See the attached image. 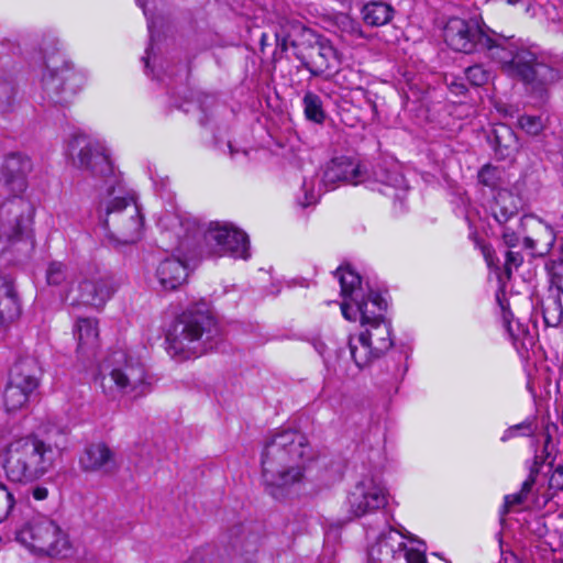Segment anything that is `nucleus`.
Masks as SVG:
<instances>
[{
    "label": "nucleus",
    "instance_id": "obj_17",
    "mask_svg": "<svg viewBox=\"0 0 563 563\" xmlns=\"http://www.w3.org/2000/svg\"><path fill=\"white\" fill-rule=\"evenodd\" d=\"M79 464L85 472L91 473L112 474L118 468L114 452L103 442L87 445Z\"/></svg>",
    "mask_w": 563,
    "mask_h": 563
},
{
    "label": "nucleus",
    "instance_id": "obj_56",
    "mask_svg": "<svg viewBox=\"0 0 563 563\" xmlns=\"http://www.w3.org/2000/svg\"><path fill=\"white\" fill-rule=\"evenodd\" d=\"M139 4H140V5L145 10V8H144V7H145V4H144V2H143V1L139 0Z\"/></svg>",
    "mask_w": 563,
    "mask_h": 563
},
{
    "label": "nucleus",
    "instance_id": "obj_44",
    "mask_svg": "<svg viewBox=\"0 0 563 563\" xmlns=\"http://www.w3.org/2000/svg\"><path fill=\"white\" fill-rule=\"evenodd\" d=\"M503 242L508 250H514L520 244V233L505 228L503 232Z\"/></svg>",
    "mask_w": 563,
    "mask_h": 563
},
{
    "label": "nucleus",
    "instance_id": "obj_12",
    "mask_svg": "<svg viewBox=\"0 0 563 563\" xmlns=\"http://www.w3.org/2000/svg\"><path fill=\"white\" fill-rule=\"evenodd\" d=\"M387 504L385 488L371 476L363 477L349 492L345 506L349 519L375 511Z\"/></svg>",
    "mask_w": 563,
    "mask_h": 563
},
{
    "label": "nucleus",
    "instance_id": "obj_31",
    "mask_svg": "<svg viewBox=\"0 0 563 563\" xmlns=\"http://www.w3.org/2000/svg\"><path fill=\"white\" fill-rule=\"evenodd\" d=\"M76 335L79 350L95 349L98 345L99 335L97 322L90 318L79 319L76 324Z\"/></svg>",
    "mask_w": 563,
    "mask_h": 563
},
{
    "label": "nucleus",
    "instance_id": "obj_21",
    "mask_svg": "<svg viewBox=\"0 0 563 563\" xmlns=\"http://www.w3.org/2000/svg\"><path fill=\"white\" fill-rule=\"evenodd\" d=\"M41 375L42 368L37 358L25 355L19 357L13 364L9 378L36 390L40 386Z\"/></svg>",
    "mask_w": 563,
    "mask_h": 563
},
{
    "label": "nucleus",
    "instance_id": "obj_27",
    "mask_svg": "<svg viewBox=\"0 0 563 563\" xmlns=\"http://www.w3.org/2000/svg\"><path fill=\"white\" fill-rule=\"evenodd\" d=\"M35 389L29 388L23 384L16 383L9 378L4 393L3 401L8 411L21 410L30 402Z\"/></svg>",
    "mask_w": 563,
    "mask_h": 563
},
{
    "label": "nucleus",
    "instance_id": "obj_30",
    "mask_svg": "<svg viewBox=\"0 0 563 563\" xmlns=\"http://www.w3.org/2000/svg\"><path fill=\"white\" fill-rule=\"evenodd\" d=\"M335 275L339 278L341 295L344 299L353 301V297H361L363 295L361 287L362 278L356 272L341 266L336 269Z\"/></svg>",
    "mask_w": 563,
    "mask_h": 563
},
{
    "label": "nucleus",
    "instance_id": "obj_4",
    "mask_svg": "<svg viewBox=\"0 0 563 563\" xmlns=\"http://www.w3.org/2000/svg\"><path fill=\"white\" fill-rule=\"evenodd\" d=\"M32 169L31 159L18 152L5 155L1 166V175L5 189L13 196L0 206V238L12 241L27 229L32 221L34 208L22 198L26 188V175Z\"/></svg>",
    "mask_w": 563,
    "mask_h": 563
},
{
    "label": "nucleus",
    "instance_id": "obj_19",
    "mask_svg": "<svg viewBox=\"0 0 563 563\" xmlns=\"http://www.w3.org/2000/svg\"><path fill=\"white\" fill-rule=\"evenodd\" d=\"M352 302L356 306V311L361 316V324L363 327L385 321L383 313L387 309V302L379 294L371 290L367 297L364 295L353 297Z\"/></svg>",
    "mask_w": 563,
    "mask_h": 563
},
{
    "label": "nucleus",
    "instance_id": "obj_37",
    "mask_svg": "<svg viewBox=\"0 0 563 563\" xmlns=\"http://www.w3.org/2000/svg\"><path fill=\"white\" fill-rule=\"evenodd\" d=\"M14 496L9 488L0 483V522H2L14 506Z\"/></svg>",
    "mask_w": 563,
    "mask_h": 563
},
{
    "label": "nucleus",
    "instance_id": "obj_36",
    "mask_svg": "<svg viewBox=\"0 0 563 563\" xmlns=\"http://www.w3.org/2000/svg\"><path fill=\"white\" fill-rule=\"evenodd\" d=\"M465 76L470 84L479 87L488 82L490 73L483 65H473L465 69Z\"/></svg>",
    "mask_w": 563,
    "mask_h": 563
},
{
    "label": "nucleus",
    "instance_id": "obj_41",
    "mask_svg": "<svg viewBox=\"0 0 563 563\" xmlns=\"http://www.w3.org/2000/svg\"><path fill=\"white\" fill-rule=\"evenodd\" d=\"M540 463L538 461L533 462V465L530 468V473L528 478L522 483L521 493L528 498V495L531 493L533 485L536 484V478L539 474Z\"/></svg>",
    "mask_w": 563,
    "mask_h": 563
},
{
    "label": "nucleus",
    "instance_id": "obj_32",
    "mask_svg": "<svg viewBox=\"0 0 563 563\" xmlns=\"http://www.w3.org/2000/svg\"><path fill=\"white\" fill-rule=\"evenodd\" d=\"M302 103L307 120L318 124L324 122L325 111L323 109L322 100L318 95L307 91L303 96Z\"/></svg>",
    "mask_w": 563,
    "mask_h": 563
},
{
    "label": "nucleus",
    "instance_id": "obj_35",
    "mask_svg": "<svg viewBox=\"0 0 563 563\" xmlns=\"http://www.w3.org/2000/svg\"><path fill=\"white\" fill-rule=\"evenodd\" d=\"M231 545L234 550L252 552L255 550V542L249 540V534L243 527L235 528L232 531Z\"/></svg>",
    "mask_w": 563,
    "mask_h": 563
},
{
    "label": "nucleus",
    "instance_id": "obj_13",
    "mask_svg": "<svg viewBox=\"0 0 563 563\" xmlns=\"http://www.w3.org/2000/svg\"><path fill=\"white\" fill-rule=\"evenodd\" d=\"M296 57L312 76L332 75L340 65L338 52L329 41H316L306 53L300 51Z\"/></svg>",
    "mask_w": 563,
    "mask_h": 563
},
{
    "label": "nucleus",
    "instance_id": "obj_23",
    "mask_svg": "<svg viewBox=\"0 0 563 563\" xmlns=\"http://www.w3.org/2000/svg\"><path fill=\"white\" fill-rule=\"evenodd\" d=\"M492 144L500 159L512 158L520 148L515 131L507 124H496L493 130Z\"/></svg>",
    "mask_w": 563,
    "mask_h": 563
},
{
    "label": "nucleus",
    "instance_id": "obj_57",
    "mask_svg": "<svg viewBox=\"0 0 563 563\" xmlns=\"http://www.w3.org/2000/svg\"><path fill=\"white\" fill-rule=\"evenodd\" d=\"M143 60H145V64H146V65L148 64V60H146V57H143Z\"/></svg>",
    "mask_w": 563,
    "mask_h": 563
},
{
    "label": "nucleus",
    "instance_id": "obj_24",
    "mask_svg": "<svg viewBox=\"0 0 563 563\" xmlns=\"http://www.w3.org/2000/svg\"><path fill=\"white\" fill-rule=\"evenodd\" d=\"M364 327L366 329L362 332V335L369 342L372 349L383 356L394 344L390 324L385 320Z\"/></svg>",
    "mask_w": 563,
    "mask_h": 563
},
{
    "label": "nucleus",
    "instance_id": "obj_2",
    "mask_svg": "<svg viewBox=\"0 0 563 563\" xmlns=\"http://www.w3.org/2000/svg\"><path fill=\"white\" fill-rule=\"evenodd\" d=\"M312 449L307 437L297 430L273 434L264 445L261 457L262 485L275 500H286L295 486L303 483Z\"/></svg>",
    "mask_w": 563,
    "mask_h": 563
},
{
    "label": "nucleus",
    "instance_id": "obj_22",
    "mask_svg": "<svg viewBox=\"0 0 563 563\" xmlns=\"http://www.w3.org/2000/svg\"><path fill=\"white\" fill-rule=\"evenodd\" d=\"M521 227L532 225L534 227L533 235H525L522 240L523 247L543 253L549 251L554 243L553 230L544 225L542 222L537 221L533 218H523L520 223Z\"/></svg>",
    "mask_w": 563,
    "mask_h": 563
},
{
    "label": "nucleus",
    "instance_id": "obj_25",
    "mask_svg": "<svg viewBox=\"0 0 563 563\" xmlns=\"http://www.w3.org/2000/svg\"><path fill=\"white\" fill-rule=\"evenodd\" d=\"M563 291L559 290L552 283L549 295L542 300V316L547 327H559L563 321Z\"/></svg>",
    "mask_w": 563,
    "mask_h": 563
},
{
    "label": "nucleus",
    "instance_id": "obj_51",
    "mask_svg": "<svg viewBox=\"0 0 563 563\" xmlns=\"http://www.w3.org/2000/svg\"><path fill=\"white\" fill-rule=\"evenodd\" d=\"M482 251H483V254L485 256V260L487 261L488 265H492L493 264V249L488 245H484L482 247Z\"/></svg>",
    "mask_w": 563,
    "mask_h": 563
},
{
    "label": "nucleus",
    "instance_id": "obj_33",
    "mask_svg": "<svg viewBox=\"0 0 563 563\" xmlns=\"http://www.w3.org/2000/svg\"><path fill=\"white\" fill-rule=\"evenodd\" d=\"M519 128L530 136H538L544 130V122L540 115L523 114L518 119Z\"/></svg>",
    "mask_w": 563,
    "mask_h": 563
},
{
    "label": "nucleus",
    "instance_id": "obj_40",
    "mask_svg": "<svg viewBox=\"0 0 563 563\" xmlns=\"http://www.w3.org/2000/svg\"><path fill=\"white\" fill-rule=\"evenodd\" d=\"M342 25H343V30L345 32H347L349 34H351L352 36H354L355 38H365L366 37L364 31L362 30L361 24L357 21H355L349 16H344L342 20Z\"/></svg>",
    "mask_w": 563,
    "mask_h": 563
},
{
    "label": "nucleus",
    "instance_id": "obj_15",
    "mask_svg": "<svg viewBox=\"0 0 563 563\" xmlns=\"http://www.w3.org/2000/svg\"><path fill=\"white\" fill-rule=\"evenodd\" d=\"M79 76L67 68L47 69L43 75V88L48 98L58 104L67 103L79 89Z\"/></svg>",
    "mask_w": 563,
    "mask_h": 563
},
{
    "label": "nucleus",
    "instance_id": "obj_39",
    "mask_svg": "<svg viewBox=\"0 0 563 563\" xmlns=\"http://www.w3.org/2000/svg\"><path fill=\"white\" fill-rule=\"evenodd\" d=\"M523 262V256L519 251L508 250L505 258V273L510 278L512 269H517Z\"/></svg>",
    "mask_w": 563,
    "mask_h": 563
},
{
    "label": "nucleus",
    "instance_id": "obj_38",
    "mask_svg": "<svg viewBox=\"0 0 563 563\" xmlns=\"http://www.w3.org/2000/svg\"><path fill=\"white\" fill-rule=\"evenodd\" d=\"M478 181L489 188H496L499 185V170L492 165H485L478 172Z\"/></svg>",
    "mask_w": 563,
    "mask_h": 563
},
{
    "label": "nucleus",
    "instance_id": "obj_54",
    "mask_svg": "<svg viewBox=\"0 0 563 563\" xmlns=\"http://www.w3.org/2000/svg\"><path fill=\"white\" fill-rule=\"evenodd\" d=\"M509 4H517L519 0H506Z\"/></svg>",
    "mask_w": 563,
    "mask_h": 563
},
{
    "label": "nucleus",
    "instance_id": "obj_7",
    "mask_svg": "<svg viewBox=\"0 0 563 563\" xmlns=\"http://www.w3.org/2000/svg\"><path fill=\"white\" fill-rule=\"evenodd\" d=\"M103 227L115 244L125 245L141 238L143 217L133 197H114L106 205Z\"/></svg>",
    "mask_w": 563,
    "mask_h": 563
},
{
    "label": "nucleus",
    "instance_id": "obj_28",
    "mask_svg": "<svg viewBox=\"0 0 563 563\" xmlns=\"http://www.w3.org/2000/svg\"><path fill=\"white\" fill-rule=\"evenodd\" d=\"M349 347L351 357L358 368H363L380 357L362 333L349 338Z\"/></svg>",
    "mask_w": 563,
    "mask_h": 563
},
{
    "label": "nucleus",
    "instance_id": "obj_14",
    "mask_svg": "<svg viewBox=\"0 0 563 563\" xmlns=\"http://www.w3.org/2000/svg\"><path fill=\"white\" fill-rule=\"evenodd\" d=\"M205 239L208 242H214L222 254L244 260L250 256L247 235L228 224L211 223L205 233Z\"/></svg>",
    "mask_w": 563,
    "mask_h": 563
},
{
    "label": "nucleus",
    "instance_id": "obj_11",
    "mask_svg": "<svg viewBox=\"0 0 563 563\" xmlns=\"http://www.w3.org/2000/svg\"><path fill=\"white\" fill-rule=\"evenodd\" d=\"M68 148L71 155H77L78 166L92 176L107 180L113 175L109 155L99 142L90 140L85 134H77L70 140Z\"/></svg>",
    "mask_w": 563,
    "mask_h": 563
},
{
    "label": "nucleus",
    "instance_id": "obj_53",
    "mask_svg": "<svg viewBox=\"0 0 563 563\" xmlns=\"http://www.w3.org/2000/svg\"><path fill=\"white\" fill-rule=\"evenodd\" d=\"M268 36L266 33H262L260 44H261V51H264V47L267 45Z\"/></svg>",
    "mask_w": 563,
    "mask_h": 563
},
{
    "label": "nucleus",
    "instance_id": "obj_52",
    "mask_svg": "<svg viewBox=\"0 0 563 563\" xmlns=\"http://www.w3.org/2000/svg\"><path fill=\"white\" fill-rule=\"evenodd\" d=\"M512 429H517V430L523 429L527 431L528 434H530L532 432L530 423H519V424L512 427L511 430Z\"/></svg>",
    "mask_w": 563,
    "mask_h": 563
},
{
    "label": "nucleus",
    "instance_id": "obj_46",
    "mask_svg": "<svg viewBox=\"0 0 563 563\" xmlns=\"http://www.w3.org/2000/svg\"><path fill=\"white\" fill-rule=\"evenodd\" d=\"M526 499H527V497L521 492L512 494V495H507L505 497L506 511H508L509 508L514 505L522 504Z\"/></svg>",
    "mask_w": 563,
    "mask_h": 563
},
{
    "label": "nucleus",
    "instance_id": "obj_10",
    "mask_svg": "<svg viewBox=\"0 0 563 563\" xmlns=\"http://www.w3.org/2000/svg\"><path fill=\"white\" fill-rule=\"evenodd\" d=\"M368 563H427L424 553L408 549L404 537L389 530L368 549Z\"/></svg>",
    "mask_w": 563,
    "mask_h": 563
},
{
    "label": "nucleus",
    "instance_id": "obj_47",
    "mask_svg": "<svg viewBox=\"0 0 563 563\" xmlns=\"http://www.w3.org/2000/svg\"><path fill=\"white\" fill-rule=\"evenodd\" d=\"M32 496L36 500H44L48 496V489L44 486H36L32 489Z\"/></svg>",
    "mask_w": 563,
    "mask_h": 563
},
{
    "label": "nucleus",
    "instance_id": "obj_5",
    "mask_svg": "<svg viewBox=\"0 0 563 563\" xmlns=\"http://www.w3.org/2000/svg\"><path fill=\"white\" fill-rule=\"evenodd\" d=\"M96 379L106 396L141 398L151 391L145 365L123 350L109 352L100 362Z\"/></svg>",
    "mask_w": 563,
    "mask_h": 563
},
{
    "label": "nucleus",
    "instance_id": "obj_45",
    "mask_svg": "<svg viewBox=\"0 0 563 563\" xmlns=\"http://www.w3.org/2000/svg\"><path fill=\"white\" fill-rule=\"evenodd\" d=\"M549 487L554 490H563V465L554 468L549 478Z\"/></svg>",
    "mask_w": 563,
    "mask_h": 563
},
{
    "label": "nucleus",
    "instance_id": "obj_1",
    "mask_svg": "<svg viewBox=\"0 0 563 563\" xmlns=\"http://www.w3.org/2000/svg\"><path fill=\"white\" fill-rule=\"evenodd\" d=\"M443 37L455 52H486L506 75L519 79L533 92L542 93L560 79L559 71L538 60L533 52L503 35H488L475 20L451 18L444 25Z\"/></svg>",
    "mask_w": 563,
    "mask_h": 563
},
{
    "label": "nucleus",
    "instance_id": "obj_6",
    "mask_svg": "<svg viewBox=\"0 0 563 563\" xmlns=\"http://www.w3.org/2000/svg\"><path fill=\"white\" fill-rule=\"evenodd\" d=\"M217 332L214 318L197 308L183 311L166 333L167 351L173 358H196L211 347L208 340Z\"/></svg>",
    "mask_w": 563,
    "mask_h": 563
},
{
    "label": "nucleus",
    "instance_id": "obj_8",
    "mask_svg": "<svg viewBox=\"0 0 563 563\" xmlns=\"http://www.w3.org/2000/svg\"><path fill=\"white\" fill-rule=\"evenodd\" d=\"M16 540L42 555L57 556L69 549V541L60 527L47 517H36L16 531Z\"/></svg>",
    "mask_w": 563,
    "mask_h": 563
},
{
    "label": "nucleus",
    "instance_id": "obj_29",
    "mask_svg": "<svg viewBox=\"0 0 563 563\" xmlns=\"http://www.w3.org/2000/svg\"><path fill=\"white\" fill-rule=\"evenodd\" d=\"M492 212L498 223H506L518 213L516 197L508 190H500L495 197Z\"/></svg>",
    "mask_w": 563,
    "mask_h": 563
},
{
    "label": "nucleus",
    "instance_id": "obj_18",
    "mask_svg": "<svg viewBox=\"0 0 563 563\" xmlns=\"http://www.w3.org/2000/svg\"><path fill=\"white\" fill-rule=\"evenodd\" d=\"M189 272L185 261L178 257H168L162 261L156 268V279L163 290L172 291L184 285Z\"/></svg>",
    "mask_w": 563,
    "mask_h": 563
},
{
    "label": "nucleus",
    "instance_id": "obj_49",
    "mask_svg": "<svg viewBox=\"0 0 563 563\" xmlns=\"http://www.w3.org/2000/svg\"><path fill=\"white\" fill-rule=\"evenodd\" d=\"M276 42H277V47H276V51L274 52L275 57H276L278 51H280L282 53L287 51V38L286 37L280 38L279 35L276 34Z\"/></svg>",
    "mask_w": 563,
    "mask_h": 563
},
{
    "label": "nucleus",
    "instance_id": "obj_42",
    "mask_svg": "<svg viewBox=\"0 0 563 563\" xmlns=\"http://www.w3.org/2000/svg\"><path fill=\"white\" fill-rule=\"evenodd\" d=\"M303 199L298 198V203L302 208L314 205L318 200V196L313 190V186L309 185L306 180L302 184Z\"/></svg>",
    "mask_w": 563,
    "mask_h": 563
},
{
    "label": "nucleus",
    "instance_id": "obj_34",
    "mask_svg": "<svg viewBox=\"0 0 563 563\" xmlns=\"http://www.w3.org/2000/svg\"><path fill=\"white\" fill-rule=\"evenodd\" d=\"M69 277L68 268L60 262H53L46 271V279L49 285L59 286Z\"/></svg>",
    "mask_w": 563,
    "mask_h": 563
},
{
    "label": "nucleus",
    "instance_id": "obj_26",
    "mask_svg": "<svg viewBox=\"0 0 563 563\" xmlns=\"http://www.w3.org/2000/svg\"><path fill=\"white\" fill-rule=\"evenodd\" d=\"M394 13V8L384 1H371L361 9L362 20L372 27L388 24L393 20Z\"/></svg>",
    "mask_w": 563,
    "mask_h": 563
},
{
    "label": "nucleus",
    "instance_id": "obj_43",
    "mask_svg": "<svg viewBox=\"0 0 563 563\" xmlns=\"http://www.w3.org/2000/svg\"><path fill=\"white\" fill-rule=\"evenodd\" d=\"M375 177L378 181L389 185L398 186L400 183V175L396 172H384L383 168L375 172Z\"/></svg>",
    "mask_w": 563,
    "mask_h": 563
},
{
    "label": "nucleus",
    "instance_id": "obj_3",
    "mask_svg": "<svg viewBox=\"0 0 563 563\" xmlns=\"http://www.w3.org/2000/svg\"><path fill=\"white\" fill-rule=\"evenodd\" d=\"M63 452V444L30 434L11 440L4 448L2 467L8 479L29 484L49 473Z\"/></svg>",
    "mask_w": 563,
    "mask_h": 563
},
{
    "label": "nucleus",
    "instance_id": "obj_50",
    "mask_svg": "<svg viewBox=\"0 0 563 563\" xmlns=\"http://www.w3.org/2000/svg\"><path fill=\"white\" fill-rule=\"evenodd\" d=\"M350 305L344 300L342 303H341V310H342V314L343 317L346 319V320H355L356 319V316L355 313L352 316L351 312H350Z\"/></svg>",
    "mask_w": 563,
    "mask_h": 563
},
{
    "label": "nucleus",
    "instance_id": "obj_9",
    "mask_svg": "<svg viewBox=\"0 0 563 563\" xmlns=\"http://www.w3.org/2000/svg\"><path fill=\"white\" fill-rule=\"evenodd\" d=\"M115 287L112 278L95 266L81 272L78 285L71 287L66 296L70 305H85L101 308L112 297Z\"/></svg>",
    "mask_w": 563,
    "mask_h": 563
},
{
    "label": "nucleus",
    "instance_id": "obj_58",
    "mask_svg": "<svg viewBox=\"0 0 563 563\" xmlns=\"http://www.w3.org/2000/svg\"><path fill=\"white\" fill-rule=\"evenodd\" d=\"M143 60H145V64H146V65L148 64V60H146V57H143Z\"/></svg>",
    "mask_w": 563,
    "mask_h": 563
},
{
    "label": "nucleus",
    "instance_id": "obj_20",
    "mask_svg": "<svg viewBox=\"0 0 563 563\" xmlns=\"http://www.w3.org/2000/svg\"><path fill=\"white\" fill-rule=\"evenodd\" d=\"M20 312V300L13 282L7 276H0V328L13 322Z\"/></svg>",
    "mask_w": 563,
    "mask_h": 563
},
{
    "label": "nucleus",
    "instance_id": "obj_16",
    "mask_svg": "<svg viewBox=\"0 0 563 563\" xmlns=\"http://www.w3.org/2000/svg\"><path fill=\"white\" fill-rule=\"evenodd\" d=\"M366 170L361 164L347 156L331 159L323 173L325 187H334L338 183L357 185L365 180Z\"/></svg>",
    "mask_w": 563,
    "mask_h": 563
},
{
    "label": "nucleus",
    "instance_id": "obj_55",
    "mask_svg": "<svg viewBox=\"0 0 563 563\" xmlns=\"http://www.w3.org/2000/svg\"><path fill=\"white\" fill-rule=\"evenodd\" d=\"M550 441H551V434H550V433H548V434H547L545 442H547V443H549Z\"/></svg>",
    "mask_w": 563,
    "mask_h": 563
},
{
    "label": "nucleus",
    "instance_id": "obj_48",
    "mask_svg": "<svg viewBox=\"0 0 563 563\" xmlns=\"http://www.w3.org/2000/svg\"><path fill=\"white\" fill-rule=\"evenodd\" d=\"M449 87H450L451 91L455 95L465 93L467 90L466 86L463 82H457V81H452L451 84H449Z\"/></svg>",
    "mask_w": 563,
    "mask_h": 563
}]
</instances>
